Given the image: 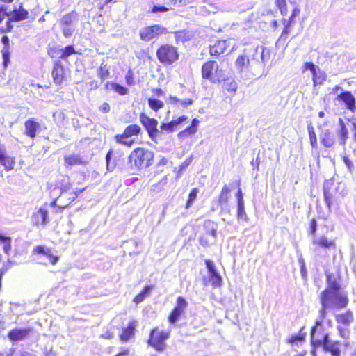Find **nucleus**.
<instances>
[{
    "instance_id": "9b49d317",
    "label": "nucleus",
    "mask_w": 356,
    "mask_h": 356,
    "mask_svg": "<svg viewBox=\"0 0 356 356\" xmlns=\"http://www.w3.org/2000/svg\"><path fill=\"white\" fill-rule=\"evenodd\" d=\"M137 325L138 323L136 320L129 321L127 325L121 329L119 334L120 341L122 343H127L132 339L135 336Z\"/></svg>"
},
{
    "instance_id": "f3484780",
    "label": "nucleus",
    "mask_w": 356,
    "mask_h": 356,
    "mask_svg": "<svg viewBox=\"0 0 356 356\" xmlns=\"http://www.w3.org/2000/svg\"><path fill=\"white\" fill-rule=\"evenodd\" d=\"M188 118V116L183 115L179 116L177 119L171 120L170 122H162L160 125V129H161L162 134L163 132L167 134L172 133L178 128L181 124L186 121Z\"/></svg>"
},
{
    "instance_id": "774afa93",
    "label": "nucleus",
    "mask_w": 356,
    "mask_h": 356,
    "mask_svg": "<svg viewBox=\"0 0 356 356\" xmlns=\"http://www.w3.org/2000/svg\"><path fill=\"white\" fill-rule=\"evenodd\" d=\"M152 90L158 97L163 96L164 94V92L161 88H153Z\"/></svg>"
},
{
    "instance_id": "a18cd8bd",
    "label": "nucleus",
    "mask_w": 356,
    "mask_h": 356,
    "mask_svg": "<svg viewBox=\"0 0 356 356\" xmlns=\"http://www.w3.org/2000/svg\"><path fill=\"white\" fill-rule=\"evenodd\" d=\"M213 78L215 79V82H212L213 84H219L225 80L226 77L224 71L222 69H220L219 65H218V70H215Z\"/></svg>"
},
{
    "instance_id": "7ed1b4c3",
    "label": "nucleus",
    "mask_w": 356,
    "mask_h": 356,
    "mask_svg": "<svg viewBox=\"0 0 356 356\" xmlns=\"http://www.w3.org/2000/svg\"><path fill=\"white\" fill-rule=\"evenodd\" d=\"M320 326H321V322L316 321L311 328L310 335L312 349L316 350V348L322 347L324 351L330 353L332 356H340V342L338 341L329 340L327 333L323 334L322 337L319 338L318 327Z\"/></svg>"
},
{
    "instance_id": "aec40b11",
    "label": "nucleus",
    "mask_w": 356,
    "mask_h": 356,
    "mask_svg": "<svg viewBox=\"0 0 356 356\" xmlns=\"http://www.w3.org/2000/svg\"><path fill=\"white\" fill-rule=\"evenodd\" d=\"M334 318L337 324L343 327H348L354 321V314L353 311L348 309L343 312L337 314Z\"/></svg>"
},
{
    "instance_id": "c756f323",
    "label": "nucleus",
    "mask_w": 356,
    "mask_h": 356,
    "mask_svg": "<svg viewBox=\"0 0 356 356\" xmlns=\"http://www.w3.org/2000/svg\"><path fill=\"white\" fill-rule=\"evenodd\" d=\"M65 163L69 165H86L88 161L78 154H72L64 156Z\"/></svg>"
},
{
    "instance_id": "e2e57ef3",
    "label": "nucleus",
    "mask_w": 356,
    "mask_h": 356,
    "mask_svg": "<svg viewBox=\"0 0 356 356\" xmlns=\"http://www.w3.org/2000/svg\"><path fill=\"white\" fill-rule=\"evenodd\" d=\"M99 110L104 113H107L110 111V105L108 103H104L99 108Z\"/></svg>"
},
{
    "instance_id": "4be33fe9",
    "label": "nucleus",
    "mask_w": 356,
    "mask_h": 356,
    "mask_svg": "<svg viewBox=\"0 0 356 356\" xmlns=\"http://www.w3.org/2000/svg\"><path fill=\"white\" fill-rule=\"evenodd\" d=\"M33 224L35 226H45L48 222V211L45 208L40 207L32 216Z\"/></svg>"
},
{
    "instance_id": "f704fd0d",
    "label": "nucleus",
    "mask_w": 356,
    "mask_h": 356,
    "mask_svg": "<svg viewBox=\"0 0 356 356\" xmlns=\"http://www.w3.org/2000/svg\"><path fill=\"white\" fill-rule=\"evenodd\" d=\"M106 89H108L109 87L111 89L113 90L115 92H118L120 95H124L128 93L129 89L126 87L114 82H107L105 85Z\"/></svg>"
},
{
    "instance_id": "bb28decb",
    "label": "nucleus",
    "mask_w": 356,
    "mask_h": 356,
    "mask_svg": "<svg viewBox=\"0 0 356 356\" xmlns=\"http://www.w3.org/2000/svg\"><path fill=\"white\" fill-rule=\"evenodd\" d=\"M306 336L307 333L304 332V327H302L298 334H291L286 338L285 343L304 345L306 343Z\"/></svg>"
},
{
    "instance_id": "4d7b16f0",
    "label": "nucleus",
    "mask_w": 356,
    "mask_h": 356,
    "mask_svg": "<svg viewBox=\"0 0 356 356\" xmlns=\"http://www.w3.org/2000/svg\"><path fill=\"white\" fill-rule=\"evenodd\" d=\"M263 159L260 156V152H259L257 157L255 159H253L251 162V165L253 167V169L257 168V170H259V165L262 163Z\"/></svg>"
},
{
    "instance_id": "6e6552de",
    "label": "nucleus",
    "mask_w": 356,
    "mask_h": 356,
    "mask_svg": "<svg viewBox=\"0 0 356 356\" xmlns=\"http://www.w3.org/2000/svg\"><path fill=\"white\" fill-rule=\"evenodd\" d=\"M159 60L165 65H171L179 58L177 49L169 44L162 45L156 51Z\"/></svg>"
},
{
    "instance_id": "6ab92c4d",
    "label": "nucleus",
    "mask_w": 356,
    "mask_h": 356,
    "mask_svg": "<svg viewBox=\"0 0 356 356\" xmlns=\"http://www.w3.org/2000/svg\"><path fill=\"white\" fill-rule=\"evenodd\" d=\"M141 131V128L137 124H131L127 127L122 135L115 136L116 141L119 143L127 144V142L123 141L122 139L131 137L133 136H138Z\"/></svg>"
},
{
    "instance_id": "de8ad7c7",
    "label": "nucleus",
    "mask_w": 356,
    "mask_h": 356,
    "mask_svg": "<svg viewBox=\"0 0 356 356\" xmlns=\"http://www.w3.org/2000/svg\"><path fill=\"white\" fill-rule=\"evenodd\" d=\"M112 156L113 151L110 149L106 155V168L108 171H113L115 166V162L112 161Z\"/></svg>"
},
{
    "instance_id": "c85d7f7f",
    "label": "nucleus",
    "mask_w": 356,
    "mask_h": 356,
    "mask_svg": "<svg viewBox=\"0 0 356 356\" xmlns=\"http://www.w3.org/2000/svg\"><path fill=\"white\" fill-rule=\"evenodd\" d=\"M10 20L13 22H19L26 19L28 17V11L21 5L19 8H14L10 11Z\"/></svg>"
},
{
    "instance_id": "ddd939ff",
    "label": "nucleus",
    "mask_w": 356,
    "mask_h": 356,
    "mask_svg": "<svg viewBox=\"0 0 356 356\" xmlns=\"http://www.w3.org/2000/svg\"><path fill=\"white\" fill-rule=\"evenodd\" d=\"M31 332L32 328L31 327L14 328L8 332L7 336L10 341L16 342L26 339Z\"/></svg>"
},
{
    "instance_id": "49530a36",
    "label": "nucleus",
    "mask_w": 356,
    "mask_h": 356,
    "mask_svg": "<svg viewBox=\"0 0 356 356\" xmlns=\"http://www.w3.org/2000/svg\"><path fill=\"white\" fill-rule=\"evenodd\" d=\"M197 193L198 189L197 188H194L192 190H191L185 206L186 209L189 208L191 206L194 200L196 199Z\"/></svg>"
},
{
    "instance_id": "3c124183",
    "label": "nucleus",
    "mask_w": 356,
    "mask_h": 356,
    "mask_svg": "<svg viewBox=\"0 0 356 356\" xmlns=\"http://www.w3.org/2000/svg\"><path fill=\"white\" fill-rule=\"evenodd\" d=\"M321 307L319 309V316L320 320L318 321H321V323H323V320L327 316V311L330 309L327 307V306L325 303H321Z\"/></svg>"
},
{
    "instance_id": "5fc2aeb1",
    "label": "nucleus",
    "mask_w": 356,
    "mask_h": 356,
    "mask_svg": "<svg viewBox=\"0 0 356 356\" xmlns=\"http://www.w3.org/2000/svg\"><path fill=\"white\" fill-rule=\"evenodd\" d=\"M318 68L319 67L317 65H314L312 62H306L304 64V70H309L312 74H315V72Z\"/></svg>"
},
{
    "instance_id": "338daca9",
    "label": "nucleus",
    "mask_w": 356,
    "mask_h": 356,
    "mask_svg": "<svg viewBox=\"0 0 356 356\" xmlns=\"http://www.w3.org/2000/svg\"><path fill=\"white\" fill-rule=\"evenodd\" d=\"M180 104L183 107H186L188 105H191L193 104V100L191 99H185L184 100H180Z\"/></svg>"
},
{
    "instance_id": "4468645a",
    "label": "nucleus",
    "mask_w": 356,
    "mask_h": 356,
    "mask_svg": "<svg viewBox=\"0 0 356 356\" xmlns=\"http://www.w3.org/2000/svg\"><path fill=\"white\" fill-rule=\"evenodd\" d=\"M215 70H218V63L216 61L209 60L206 62L202 66V77L209 80L211 83L215 82L213 78Z\"/></svg>"
},
{
    "instance_id": "39448f33",
    "label": "nucleus",
    "mask_w": 356,
    "mask_h": 356,
    "mask_svg": "<svg viewBox=\"0 0 356 356\" xmlns=\"http://www.w3.org/2000/svg\"><path fill=\"white\" fill-rule=\"evenodd\" d=\"M154 153L147 149L138 147L129 155V159L131 168L137 170L146 168L152 164Z\"/></svg>"
},
{
    "instance_id": "f8f14e48",
    "label": "nucleus",
    "mask_w": 356,
    "mask_h": 356,
    "mask_svg": "<svg viewBox=\"0 0 356 356\" xmlns=\"http://www.w3.org/2000/svg\"><path fill=\"white\" fill-rule=\"evenodd\" d=\"M333 179H327L323 186L324 200L328 210L331 209L333 199L334 197V190Z\"/></svg>"
},
{
    "instance_id": "4c0bfd02",
    "label": "nucleus",
    "mask_w": 356,
    "mask_h": 356,
    "mask_svg": "<svg viewBox=\"0 0 356 356\" xmlns=\"http://www.w3.org/2000/svg\"><path fill=\"white\" fill-rule=\"evenodd\" d=\"M326 75L325 73L318 68L315 74H312V81L314 83V86L321 85L323 83L325 80Z\"/></svg>"
},
{
    "instance_id": "cd10ccee",
    "label": "nucleus",
    "mask_w": 356,
    "mask_h": 356,
    "mask_svg": "<svg viewBox=\"0 0 356 356\" xmlns=\"http://www.w3.org/2000/svg\"><path fill=\"white\" fill-rule=\"evenodd\" d=\"M235 66L240 72H243L244 70H250V60L248 54H246V49L243 51V54L238 56L235 62Z\"/></svg>"
},
{
    "instance_id": "5701e85b",
    "label": "nucleus",
    "mask_w": 356,
    "mask_h": 356,
    "mask_svg": "<svg viewBox=\"0 0 356 356\" xmlns=\"http://www.w3.org/2000/svg\"><path fill=\"white\" fill-rule=\"evenodd\" d=\"M320 140L324 147L330 148L335 144V134L329 129H323L320 134Z\"/></svg>"
},
{
    "instance_id": "a19ab883",
    "label": "nucleus",
    "mask_w": 356,
    "mask_h": 356,
    "mask_svg": "<svg viewBox=\"0 0 356 356\" xmlns=\"http://www.w3.org/2000/svg\"><path fill=\"white\" fill-rule=\"evenodd\" d=\"M60 55L59 58L66 60L70 56L76 53L74 46L67 45V47L60 49Z\"/></svg>"
},
{
    "instance_id": "a878e982",
    "label": "nucleus",
    "mask_w": 356,
    "mask_h": 356,
    "mask_svg": "<svg viewBox=\"0 0 356 356\" xmlns=\"http://www.w3.org/2000/svg\"><path fill=\"white\" fill-rule=\"evenodd\" d=\"M25 134L30 138H33L36 133L40 129V124L33 118L29 119L24 123Z\"/></svg>"
},
{
    "instance_id": "0eeeda50",
    "label": "nucleus",
    "mask_w": 356,
    "mask_h": 356,
    "mask_svg": "<svg viewBox=\"0 0 356 356\" xmlns=\"http://www.w3.org/2000/svg\"><path fill=\"white\" fill-rule=\"evenodd\" d=\"M139 118L140 122L146 129L149 137L152 141L158 143V140L162 136L161 129H159L157 127L158 121L154 118H149L143 113L140 115Z\"/></svg>"
},
{
    "instance_id": "2f4dec72",
    "label": "nucleus",
    "mask_w": 356,
    "mask_h": 356,
    "mask_svg": "<svg viewBox=\"0 0 356 356\" xmlns=\"http://www.w3.org/2000/svg\"><path fill=\"white\" fill-rule=\"evenodd\" d=\"M314 245L323 249H335L336 243L334 241H329L326 237L321 236L320 238L314 241Z\"/></svg>"
},
{
    "instance_id": "864d4df0",
    "label": "nucleus",
    "mask_w": 356,
    "mask_h": 356,
    "mask_svg": "<svg viewBox=\"0 0 356 356\" xmlns=\"http://www.w3.org/2000/svg\"><path fill=\"white\" fill-rule=\"evenodd\" d=\"M1 53L3 59V64L6 65L9 62L10 58V47H3Z\"/></svg>"
},
{
    "instance_id": "f03ea898",
    "label": "nucleus",
    "mask_w": 356,
    "mask_h": 356,
    "mask_svg": "<svg viewBox=\"0 0 356 356\" xmlns=\"http://www.w3.org/2000/svg\"><path fill=\"white\" fill-rule=\"evenodd\" d=\"M331 275H327V286L319 296L320 303H325L329 309L333 311L341 310L348 304L346 295L340 293V285L331 280Z\"/></svg>"
},
{
    "instance_id": "6e6d98bb",
    "label": "nucleus",
    "mask_w": 356,
    "mask_h": 356,
    "mask_svg": "<svg viewBox=\"0 0 356 356\" xmlns=\"http://www.w3.org/2000/svg\"><path fill=\"white\" fill-rule=\"evenodd\" d=\"M125 80H126L127 84L129 86H133L135 84V83L134 81V73L131 70H129L127 72V74L125 75Z\"/></svg>"
},
{
    "instance_id": "79ce46f5",
    "label": "nucleus",
    "mask_w": 356,
    "mask_h": 356,
    "mask_svg": "<svg viewBox=\"0 0 356 356\" xmlns=\"http://www.w3.org/2000/svg\"><path fill=\"white\" fill-rule=\"evenodd\" d=\"M230 193V189L227 186H225L219 195L218 203L219 204H225L227 202Z\"/></svg>"
},
{
    "instance_id": "1a4fd4ad",
    "label": "nucleus",
    "mask_w": 356,
    "mask_h": 356,
    "mask_svg": "<svg viewBox=\"0 0 356 356\" xmlns=\"http://www.w3.org/2000/svg\"><path fill=\"white\" fill-rule=\"evenodd\" d=\"M187 306L188 302L184 297H177L175 305L172 307L168 315V321L172 325L175 324L184 316Z\"/></svg>"
},
{
    "instance_id": "393cba45",
    "label": "nucleus",
    "mask_w": 356,
    "mask_h": 356,
    "mask_svg": "<svg viewBox=\"0 0 356 356\" xmlns=\"http://www.w3.org/2000/svg\"><path fill=\"white\" fill-rule=\"evenodd\" d=\"M0 163L6 170H12L15 163L14 159L6 154V149L3 144H0Z\"/></svg>"
},
{
    "instance_id": "0e129e2a",
    "label": "nucleus",
    "mask_w": 356,
    "mask_h": 356,
    "mask_svg": "<svg viewBox=\"0 0 356 356\" xmlns=\"http://www.w3.org/2000/svg\"><path fill=\"white\" fill-rule=\"evenodd\" d=\"M11 22H13V20H10V17H8V19L6 22V30L4 31H6V32H11L12 31V30L13 29V26L12 25Z\"/></svg>"
},
{
    "instance_id": "f257e3e1",
    "label": "nucleus",
    "mask_w": 356,
    "mask_h": 356,
    "mask_svg": "<svg viewBox=\"0 0 356 356\" xmlns=\"http://www.w3.org/2000/svg\"><path fill=\"white\" fill-rule=\"evenodd\" d=\"M79 184L73 181L62 186L58 183L48 184L47 191L52 199L49 205L54 208V213L63 212L86 188V186H79Z\"/></svg>"
},
{
    "instance_id": "37998d69",
    "label": "nucleus",
    "mask_w": 356,
    "mask_h": 356,
    "mask_svg": "<svg viewBox=\"0 0 356 356\" xmlns=\"http://www.w3.org/2000/svg\"><path fill=\"white\" fill-rule=\"evenodd\" d=\"M307 131L309 136L310 144L313 148H317V137L312 123L307 126Z\"/></svg>"
},
{
    "instance_id": "c03bdc74",
    "label": "nucleus",
    "mask_w": 356,
    "mask_h": 356,
    "mask_svg": "<svg viewBox=\"0 0 356 356\" xmlns=\"http://www.w3.org/2000/svg\"><path fill=\"white\" fill-rule=\"evenodd\" d=\"M148 105L152 110L156 112L164 106V103L161 100L150 97L148 99Z\"/></svg>"
},
{
    "instance_id": "423d86ee",
    "label": "nucleus",
    "mask_w": 356,
    "mask_h": 356,
    "mask_svg": "<svg viewBox=\"0 0 356 356\" xmlns=\"http://www.w3.org/2000/svg\"><path fill=\"white\" fill-rule=\"evenodd\" d=\"M170 337V330H161L159 326L151 329L147 339V344L158 352L164 351L166 348V341Z\"/></svg>"
},
{
    "instance_id": "72a5a7b5",
    "label": "nucleus",
    "mask_w": 356,
    "mask_h": 356,
    "mask_svg": "<svg viewBox=\"0 0 356 356\" xmlns=\"http://www.w3.org/2000/svg\"><path fill=\"white\" fill-rule=\"evenodd\" d=\"M154 287V285L145 286L142 290L136 296H134L133 298V302L136 304L141 302L146 297L149 296Z\"/></svg>"
},
{
    "instance_id": "c9c22d12",
    "label": "nucleus",
    "mask_w": 356,
    "mask_h": 356,
    "mask_svg": "<svg viewBox=\"0 0 356 356\" xmlns=\"http://www.w3.org/2000/svg\"><path fill=\"white\" fill-rule=\"evenodd\" d=\"M225 50V41H218L213 46L210 47L211 56H218L224 53Z\"/></svg>"
},
{
    "instance_id": "680f3d73",
    "label": "nucleus",
    "mask_w": 356,
    "mask_h": 356,
    "mask_svg": "<svg viewBox=\"0 0 356 356\" xmlns=\"http://www.w3.org/2000/svg\"><path fill=\"white\" fill-rule=\"evenodd\" d=\"M11 265V261H8V263L0 268V275L3 276L5 273L9 270Z\"/></svg>"
},
{
    "instance_id": "052dcab7",
    "label": "nucleus",
    "mask_w": 356,
    "mask_h": 356,
    "mask_svg": "<svg viewBox=\"0 0 356 356\" xmlns=\"http://www.w3.org/2000/svg\"><path fill=\"white\" fill-rule=\"evenodd\" d=\"M310 227L309 233L314 235L316 231V221L314 218L312 219L309 222Z\"/></svg>"
},
{
    "instance_id": "e433bc0d",
    "label": "nucleus",
    "mask_w": 356,
    "mask_h": 356,
    "mask_svg": "<svg viewBox=\"0 0 356 356\" xmlns=\"http://www.w3.org/2000/svg\"><path fill=\"white\" fill-rule=\"evenodd\" d=\"M237 199L238 216H242L244 213L243 195L241 188H238L236 194Z\"/></svg>"
},
{
    "instance_id": "7c9ffc66",
    "label": "nucleus",
    "mask_w": 356,
    "mask_h": 356,
    "mask_svg": "<svg viewBox=\"0 0 356 356\" xmlns=\"http://www.w3.org/2000/svg\"><path fill=\"white\" fill-rule=\"evenodd\" d=\"M222 81L224 82L222 86L223 89L226 90L230 96H234L238 88V84L234 79L232 77H227Z\"/></svg>"
},
{
    "instance_id": "9d476101",
    "label": "nucleus",
    "mask_w": 356,
    "mask_h": 356,
    "mask_svg": "<svg viewBox=\"0 0 356 356\" xmlns=\"http://www.w3.org/2000/svg\"><path fill=\"white\" fill-rule=\"evenodd\" d=\"M167 33L168 31L165 27L159 24H154L142 28L139 31V35L143 41L148 42Z\"/></svg>"
},
{
    "instance_id": "13d9d810",
    "label": "nucleus",
    "mask_w": 356,
    "mask_h": 356,
    "mask_svg": "<svg viewBox=\"0 0 356 356\" xmlns=\"http://www.w3.org/2000/svg\"><path fill=\"white\" fill-rule=\"evenodd\" d=\"M6 17H10V13L7 11V6L2 5L0 6V23Z\"/></svg>"
},
{
    "instance_id": "58836bf2",
    "label": "nucleus",
    "mask_w": 356,
    "mask_h": 356,
    "mask_svg": "<svg viewBox=\"0 0 356 356\" xmlns=\"http://www.w3.org/2000/svg\"><path fill=\"white\" fill-rule=\"evenodd\" d=\"M11 238L0 234V243L3 245L4 253L8 254L11 250Z\"/></svg>"
},
{
    "instance_id": "2eb2a0df",
    "label": "nucleus",
    "mask_w": 356,
    "mask_h": 356,
    "mask_svg": "<svg viewBox=\"0 0 356 356\" xmlns=\"http://www.w3.org/2000/svg\"><path fill=\"white\" fill-rule=\"evenodd\" d=\"M337 99L342 102L345 104L346 109L353 113L356 111V100L351 92H341L338 95Z\"/></svg>"
},
{
    "instance_id": "b1692460",
    "label": "nucleus",
    "mask_w": 356,
    "mask_h": 356,
    "mask_svg": "<svg viewBox=\"0 0 356 356\" xmlns=\"http://www.w3.org/2000/svg\"><path fill=\"white\" fill-rule=\"evenodd\" d=\"M338 137L339 143L341 146H345L348 138V130L342 118L339 119V127L336 131Z\"/></svg>"
},
{
    "instance_id": "69168bd1",
    "label": "nucleus",
    "mask_w": 356,
    "mask_h": 356,
    "mask_svg": "<svg viewBox=\"0 0 356 356\" xmlns=\"http://www.w3.org/2000/svg\"><path fill=\"white\" fill-rule=\"evenodd\" d=\"M289 346V348H290V350L291 351H298V350L299 348H300L302 345L301 344H293V343H286Z\"/></svg>"
},
{
    "instance_id": "09e8293b",
    "label": "nucleus",
    "mask_w": 356,
    "mask_h": 356,
    "mask_svg": "<svg viewBox=\"0 0 356 356\" xmlns=\"http://www.w3.org/2000/svg\"><path fill=\"white\" fill-rule=\"evenodd\" d=\"M110 72L106 65L101 66L98 70V76L101 79V82H104L106 79L109 76Z\"/></svg>"
},
{
    "instance_id": "bf43d9fd",
    "label": "nucleus",
    "mask_w": 356,
    "mask_h": 356,
    "mask_svg": "<svg viewBox=\"0 0 356 356\" xmlns=\"http://www.w3.org/2000/svg\"><path fill=\"white\" fill-rule=\"evenodd\" d=\"M114 356H134L131 349L129 348H122L120 351L117 353Z\"/></svg>"
},
{
    "instance_id": "473e14b6",
    "label": "nucleus",
    "mask_w": 356,
    "mask_h": 356,
    "mask_svg": "<svg viewBox=\"0 0 356 356\" xmlns=\"http://www.w3.org/2000/svg\"><path fill=\"white\" fill-rule=\"evenodd\" d=\"M78 21V14L75 11H72L62 17L60 20V26H72L74 22Z\"/></svg>"
},
{
    "instance_id": "412c9836",
    "label": "nucleus",
    "mask_w": 356,
    "mask_h": 356,
    "mask_svg": "<svg viewBox=\"0 0 356 356\" xmlns=\"http://www.w3.org/2000/svg\"><path fill=\"white\" fill-rule=\"evenodd\" d=\"M207 270L210 275V280L213 286L219 287L221 286L222 279L218 273L213 261L209 259L204 261Z\"/></svg>"
},
{
    "instance_id": "ea45409f",
    "label": "nucleus",
    "mask_w": 356,
    "mask_h": 356,
    "mask_svg": "<svg viewBox=\"0 0 356 356\" xmlns=\"http://www.w3.org/2000/svg\"><path fill=\"white\" fill-rule=\"evenodd\" d=\"M169 5H161L159 3H154L152 2V6L149 10V12L153 14H157L159 13H165L170 10V8Z\"/></svg>"
},
{
    "instance_id": "20e7f679",
    "label": "nucleus",
    "mask_w": 356,
    "mask_h": 356,
    "mask_svg": "<svg viewBox=\"0 0 356 356\" xmlns=\"http://www.w3.org/2000/svg\"><path fill=\"white\" fill-rule=\"evenodd\" d=\"M250 60V70L259 72L264 70L266 63L270 58V51L267 47L257 46L246 49Z\"/></svg>"
},
{
    "instance_id": "a211bd4d",
    "label": "nucleus",
    "mask_w": 356,
    "mask_h": 356,
    "mask_svg": "<svg viewBox=\"0 0 356 356\" xmlns=\"http://www.w3.org/2000/svg\"><path fill=\"white\" fill-rule=\"evenodd\" d=\"M54 82L56 85H60L65 79V71L60 60L54 63L51 72Z\"/></svg>"
},
{
    "instance_id": "dca6fc26",
    "label": "nucleus",
    "mask_w": 356,
    "mask_h": 356,
    "mask_svg": "<svg viewBox=\"0 0 356 356\" xmlns=\"http://www.w3.org/2000/svg\"><path fill=\"white\" fill-rule=\"evenodd\" d=\"M33 254H42L48 258L49 264L54 266L59 261L60 257L52 253L51 249L44 245H37L33 250Z\"/></svg>"
},
{
    "instance_id": "603ef678",
    "label": "nucleus",
    "mask_w": 356,
    "mask_h": 356,
    "mask_svg": "<svg viewBox=\"0 0 356 356\" xmlns=\"http://www.w3.org/2000/svg\"><path fill=\"white\" fill-rule=\"evenodd\" d=\"M62 33L65 38H70L72 35L74 28L73 26H60Z\"/></svg>"
},
{
    "instance_id": "8fccbe9b",
    "label": "nucleus",
    "mask_w": 356,
    "mask_h": 356,
    "mask_svg": "<svg viewBox=\"0 0 356 356\" xmlns=\"http://www.w3.org/2000/svg\"><path fill=\"white\" fill-rule=\"evenodd\" d=\"M275 4L280 9L281 14L282 15H286L287 9L286 0H275Z\"/></svg>"
}]
</instances>
